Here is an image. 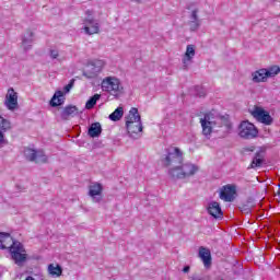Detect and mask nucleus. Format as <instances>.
<instances>
[{
	"mask_svg": "<svg viewBox=\"0 0 280 280\" xmlns=\"http://www.w3.org/2000/svg\"><path fill=\"white\" fill-rule=\"evenodd\" d=\"M183 151L178 147L166 149V155L162 159L165 167H172L168 171L172 178H190L198 172V166L191 163L183 164Z\"/></svg>",
	"mask_w": 280,
	"mask_h": 280,
	"instance_id": "1",
	"label": "nucleus"
},
{
	"mask_svg": "<svg viewBox=\"0 0 280 280\" xmlns=\"http://www.w3.org/2000/svg\"><path fill=\"white\" fill-rule=\"evenodd\" d=\"M125 126L127 132L131 137H137L140 132H143V124L141 122V115L137 107H131L128 115L125 117Z\"/></svg>",
	"mask_w": 280,
	"mask_h": 280,
	"instance_id": "2",
	"label": "nucleus"
},
{
	"mask_svg": "<svg viewBox=\"0 0 280 280\" xmlns=\"http://www.w3.org/2000/svg\"><path fill=\"white\" fill-rule=\"evenodd\" d=\"M101 89L114 97H119V95L124 93V85L121 84V81L116 77H106L103 79Z\"/></svg>",
	"mask_w": 280,
	"mask_h": 280,
	"instance_id": "3",
	"label": "nucleus"
},
{
	"mask_svg": "<svg viewBox=\"0 0 280 280\" xmlns=\"http://www.w3.org/2000/svg\"><path fill=\"white\" fill-rule=\"evenodd\" d=\"M200 124L203 137H206V139H211L213 128L218 126V116L213 115L211 112H208L203 115V118H200Z\"/></svg>",
	"mask_w": 280,
	"mask_h": 280,
	"instance_id": "4",
	"label": "nucleus"
},
{
	"mask_svg": "<svg viewBox=\"0 0 280 280\" xmlns=\"http://www.w3.org/2000/svg\"><path fill=\"white\" fill-rule=\"evenodd\" d=\"M11 255V259L14 261L16 266H23L27 261V252L21 242L15 243L11 249H9Z\"/></svg>",
	"mask_w": 280,
	"mask_h": 280,
	"instance_id": "5",
	"label": "nucleus"
},
{
	"mask_svg": "<svg viewBox=\"0 0 280 280\" xmlns=\"http://www.w3.org/2000/svg\"><path fill=\"white\" fill-rule=\"evenodd\" d=\"M259 130L257 127L248 120H243L238 126V136L241 139H256L258 137Z\"/></svg>",
	"mask_w": 280,
	"mask_h": 280,
	"instance_id": "6",
	"label": "nucleus"
},
{
	"mask_svg": "<svg viewBox=\"0 0 280 280\" xmlns=\"http://www.w3.org/2000/svg\"><path fill=\"white\" fill-rule=\"evenodd\" d=\"M235 196H237V186L233 184L222 186L219 194V198L224 202H233V200H235Z\"/></svg>",
	"mask_w": 280,
	"mask_h": 280,
	"instance_id": "7",
	"label": "nucleus"
},
{
	"mask_svg": "<svg viewBox=\"0 0 280 280\" xmlns=\"http://www.w3.org/2000/svg\"><path fill=\"white\" fill-rule=\"evenodd\" d=\"M250 114L254 119H257V121H259L260 124H265V126H271L273 121L270 113L259 106H255L254 110Z\"/></svg>",
	"mask_w": 280,
	"mask_h": 280,
	"instance_id": "8",
	"label": "nucleus"
},
{
	"mask_svg": "<svg viewBox=\"0 0 280 280\" xmlns=\"http://www.w3.org/2000/svg\"><path fill=\"white\" fill-rule=\"evenodd\" d=\"M24 154L27 159V161H31L32 163H47V155H45V152L38 150H34L31 148H26L24 150Z\"/></svg>",
	"mask_w": 280,
	"mask_h": 280,
	"instance_id": "9",
	"label": "nucleus"
},
{
	"mask_svg": "<svg viewBox=\"0 0 280 280\" xmlns=\"http://www.w3.org/2000/svg\"><path fill=\"white\" fill-rule=\"evenodd\" d=\"M4 105L8 110H16V108H19V93L12 88L9 89L5 94Z\"/></svg>",
	"mask_w": 280,
	"mask_h": 280,
	"instance_id": "10",
	"label": "nucleus"
},
{
	"mask_svg": "<svg viewBox=\"0 0 280 280\" xmlns=\"http://www.w3.org/2000/svg\"><path fill=\"white\" fill-rule=\"evenodd\" d=\"M83 25V30L89 36H93V34H100V23H97L95 19H84Z\"/></svg>",
	"mask_w": 280,
	"mask_h": 280,
	"instance_id": "11",
	"label": "nucleus"
},
{
	"mask_svg": "<svg viewBox=\"0 0 280 280\" xmlns=\"http://www.w3.org/2000/svg\"><path fill=\"white\" fill-rule=\"evenodd\" d=\"M207 211L209 215L215 220H222V218H224V212H222V207L218 201L210 202L207 207Z\"/></svg>",
	"mask_w": 280,
	"mask_h": 280,
	"instance_id": "12",
	"label": "nucleus"
},
{
	"mask_svg": "<svg viewBox=\"0 0 280 280\" xmlns=\"http://www.w3.org/2000/svg\"><path fill=\"white\" fill-rule=\"evenodd\" d=\"M16 243H19V241H14L12 235H10L9 233H0V248L2 250L5 248H9V250H11L12 247L16 245Z\"/></svg>",
	"mask_w": 280,
	"mask_h": 280,
	"instance_id": "13",
	"label": "nucleus"
},
{
	"mask_svg": "<svg viewBox=\"0 0 280 280\" xmlns=\"http://www.w3.org/2000/svg\"><path fill=\"white\" fill-rule=\"evenodd\" d=\"M12 130V121L3 116H0V145L5 142V132Z\"/></svg>",
	"mask_w": 280,
	"mask_h": 280,
	"instance_id": "14",
	"label": "nucleus"
},
{
	"mask_svg": "<svg viewBox=\"0 0 280 280\" xmlns=\"http://www.w3.org/2000/svg\"><path fill=\"white\" fill-rule=\"evenodd\" d=\"M47 273L49 277H52L54 279H58L62 277V266L59 264H49L47 267Z\"/></svg>",
	"mask_w": 280,
	"mask_h": 280,
	"instance_id": "15",
	"label": "nucleus"
},
{
	"mask_svg": "<svg viewBox=\"0 0 280 280\" xmlns=\"http://www.w3.org/2000/svg\"><path fill=\"white\" fill-rule=\"evenodd\" d=\"M199 257L203 261L206 268L211 267V250L206 247H199Z\"/></svg>",
	"mask_w": 280,
	"mask_h": 280,
	"instance_id": "16",
	"label": "nucleus"
},
{
	"mask_svg": "<svg viewBox=\"0 0 280 280\" xmlns=\"http://www.w3.org/2000/svg\"><path fill=\"white\" fill-rule=\"evenodd\" d=\"M252 80L256 83L268 82V74L266 72V68L256 70L254 73H252Z\"/></svg>",
	"mask_w": 280,
	"mask_h": 280,
	"instance_id": "17",
	"label": "nucleus"
},
{
	"mask_svg": "<svg viewBox=\"0 0 280 280\" xmlns=\"http://www.w3.org/2000/svg\"><path fill=\"white\" fill-rule=\"evenodd\" d=\"M62 104H65V92L63 91L55 92L50 101V106H52V108H56L57 106H62Z\"/></svg>",
	"mask_w": 280,
	"mask_h": 280,
	"instance_id": "18",
	"label": "nucleus"
},
{
	"mask_svg": "<svg viewBox=\"0 0 280 280\" xmlns=\"http://www.w3.org/2000/svg\"><path fill=\"white\" fill-rule=\"evenodd\" d=\"M194 56H196V46L188 45L186 47V52L183 58L184 65H187V62H191V60H194Z\"/></svg>",
	"mask_w": 280,
	"mask_h": 280,
	"instance_id": "19",
	"label": "nucleus"
},
{
	"mask_svg": "<svg viewBox=\"0 0 280 280\" xmlns=\"http://www.w3.org/2000/svg\"><path fill=\"white\" fill-rule=\"evenodd\" d=\"M88 135L92 137V139L100 137V135H102V125L100 122L92 124L88 130Z\"/></svg>",
	"mask_w": 280,
	"mask_h": 280,
	"instance_id": "20",
	"label": "nucleus"
},
{
	"mask_svg": "<svg viewBox=\"0 0 280 280\" xmlns=\"http://www.w3.org/2000/svg\"><path fill=\"white\" fill-rule=\"evenodd\" d=\"M102 191H104V188L100 183H94L89 187V195L91 198H95V196H102Z\"/></svg>",
	"mask_w": 280,
	"mask_h": 280,
	"instance_id": "21",
	"label": "nucleus"
},
{
	"mask_svg": "<svg viewBox=\"0 0 280 280\" xmlns=\"http://www.w3.org/2000/svg\"><path fill=\"white\" fill-rule=\"evenodd\" d=\"M254 207H255V205L253 203V201L248 200V201L241 203L238 209L242 213H245L246 215H248V213H250L253 211Z\"/></svg>",
	"mask_w": 280,
	"mask_h": 280,
	"instance_id": "22",
	"label": "nucleus"
},
{
	"mask_svg": "<svg viewBox=\"0 0 280 280\" xmlns=\"http://www.w3.org/2000/svg\"><path fill=\"white\" fill-rule=\"evenodd\" d=\"M78 113V107L75 106H67L61 113L62 119H67V117H71V115H75Z\"/></svg>",
	"mask_w": 280,
	"mask_h": 280,
	"instance_id": "23",
	"label": "nucleus"
},
{
	"mask_svg": "<svg viewBox=\"0 0 280 280\" xmlns=\"http://www.w3.org/2000/svg\"><path fill=\"white\" fill-rule=\"evenodd\" d=\"M124 117V107H117L110 115V121H119Z\"/></svg>",
	"mask_w": 280,
	"mask_h": 280,
	"instance_id": "24",
	"label": "nucleus"
},
{
	"mask_svg": "<svg viewBox=\"0 0 280 280\" xmlns=\"http://www.w3.org/2000/svg\"><path fill=\"white\" fill-rule=\"evenodd\" d=\"M264 163V159H261L260 153H256L254 160L250 163L249 170H255V167H261V164Z\"/></svg>",
	"mask_w": 280,
	"mask_h": 280,
	"instance_id": "25",
	"label": "nucleus"
},
{
	"mask_svg": "<svg viewBox=\"0 0 280 280\" xmlns=\"http://www.w3.org/2000/svg\"><path fill=\"white\" fill-rule=\"evenodd\" d=\"M102 95L100 94H94L92 97L89 98V101L85 103V108L88 110H91V108L95 107V104H97V100H100Z\"/></svg>",
	"mask_w": 280,
	"mask_h": 280,
	"instance_id": "26",
	"label": "nucleus"
},
{
	"mask_svg": "<svg viewBox=\"0 0 280 280\" xmlns=\"http://www.w3.org/2000/svg\"><path fill=\"white\" fill-rule=\"evenodd\" d=\"M267 78H275V75H279L280 67L279 66H271L266 69Z\"/></svg>",
	"mask_w": 280,
	"mask_h": 280,
	"instance_id": "27",
	"label": "nucleus"
},
{
	"mask_svg": "<svg viewBox=\"0 0 280 280\" xmlns=\"http://www.w3.org/2000/svg\"><path fill=\"white\" fill-rule=\"evenodd\" d=\"M190 30L191 32H196V30H198V27H200V20H192L190 23Z\"/></svg>",
	"mask_w": 280,
	"mask_h": 280,
	"instance_id": "28",
	"label": "nucleus"
},
{
	"mask_svg": "<svg viewBox=\"0 0 280 280\" xmlns=\"http://www.w3.org/2000/svg\"><path fill=\"white\" fill-rule=\"evenodd\" d=\"M73 84H75V79L70 80L69 84H67V85L63 88V91H65L66 93H69V91H71V89H73Z\"/></svg>",
	"mask_w": 280,
	"mask_h": 280,
	"instance_id": "29",
	"label": "nucleus"
},
{
	"mask_svg": "<svg viewBox=\"0 0 280 280\" xmlns=\"http://www.w3.org/2000/svg\"><path fill=\"white\" fill-rule=\"evenodd\" d=\"M58 56H60L58 50H56V49L50 50V58H52V60H56V58H58Z\"/></svg>",
	"mask_w": 280,
	"mask_h": 280,
	"instance_id": "30",
	"label": "nucleus"
},
{
	"mask_svg": "<svg viewBox=\"0 0 280 280\" xmlns=\"http://www.w3.org/2000/svg\"><path fill=\"white\" fill-rule=\"evenodd\" d=\"M191 20H192V21H199V20H198V9H195V10L191 12Z\"/></svg>",
	"mask_w": 280,
	"mask_h": 280,
	"instance_id": "31",
	"label": "nucleus"
},
{
	"mask_svg": "<svg viewBox=\"0 0 280 280\" xmlns=\"http://www.w3.org/2000/svg\"><path fill=\"white\" fill-rule=\"evenodd\" d=\"M224 126H225V128H226L228 131H229V130H233V124H231V121L225 120Z\"/></svg>",
	"mask_w": 280,
	"mask_h": 280,
	"instance_id": "32",
	"label": "nucleus"
},
{
	"mask_svg": "<svg viewBox=\"0 0 280 280\" xmlns=\"http://www.w3.org/2000/svg\"><path fill=\"white\" fill-rule=\"evenodd\" d=\"M85 14H86V16H89L88 19H93L92 18L93 16V11L88 10V11H85Z\"/></svg>",
	"mask_w": 280,
	"mask_h": 280,
	"instance_id": "33",
	"label": "nucleus"
},
{
	"mask_svg": "<svg viewBox=\"0 0 280 280\" xmlns=\"http://www.w3.org/2000/svg\"><path fill=\"white\" fill-rule=\"evenodd\" d=\"M27 35L30 36V38H32L34 36V33L32 31H27Z\"/></svg>",
	"mask_w": 280,
	"mask_h": 280,
	"instance_id": "34",
	"label": "nucleus"
},
{
	"mask_svg": "<svg viewBox=\"0 0 280 280\" xmlns=\"http://www.w3.org/2000/svg\"><path fill=\"white\" fill-rule=\"evenodd\" d=\"M183 272H189V266L184 267Z\"/></svg>",
	"mask_w": 280,
	"mask_h": 280,
	"instance_id": "35",
	"label": "nucleus"
},
{
	"mask_svg": "<svg viewBox=\"0 0 280 280\" xmlns=\"http://www.w3.org/2000/svg\"><path fill=\"white\" fill-rule=\"evenodd\" d=\"M25 280H36V279H34V277L28 276V277H26Z\"/></svg>",
	"mask_w": 280,
	"mask_h": 280,
	"instance_id": "36",
	"label": "nucleus"
},
{
	"mask_svg": "<svg viewBox=\"0 0 280 280\" xmlns=\"http://www.w3.org/2000/svg\"><path fill=\"white\" fill-rule=\"evenodd\" d=\"M22 45H27V39H23Z\"/></svg>",
	"mask_w": 280,
	"mask_h": 280,
	"instance_id": "37",
	"label": "nucleus"
},
{
	"mask_svg": "<svg viewBox=\"0 0 280 280\" xmlns=\"http://www.w3.org/2000/svg\"><path fill=\"white\" fill-rule=\"evenodd\" d=\"M135 1L136 3H141V0H131Z\"/></svg>",
	"mask_w": 280,
	"mask_h": 280,
	"instance_id": "38",
	"label": "nucleus"
},
{
	"mask_svg": "<svg viewBox=\"0 0 280 280\" xmlns=\"http://www.w3.org/2000/svg\"><path fill=\"white\" fill-rule=\"evenodd\" d=\"M255 150V147H250L249 152H253Z\"/></svg>",
	"mask_w": 280,
	"mask_h": 280,
	"instance_id": "39",
	"label": "nucleus"
}]
</instances>
